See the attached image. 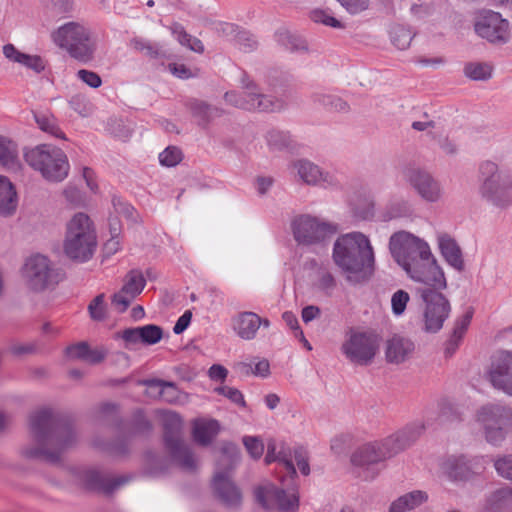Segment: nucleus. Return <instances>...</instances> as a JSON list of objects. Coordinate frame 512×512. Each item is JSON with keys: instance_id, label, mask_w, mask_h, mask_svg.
<instances>
[{"instance_id": "obj_1", "label": "nucleus", "mask_w": 512, "mask_h": 512, "mask_svg": "<svg viewBox=\"0 0 512 512\" xmlns=\"http://www.w3.org/2000/svg\"><path fill=\"white\" fill-rule=\"evenodd\" d=\"M389 250L394 260L413 281L426 286L447 287L444 272L423 239L407 231H398L390 237Z\"/></svg>"}, {"instance_id": "obj_2", "label": "nucleus", "mask_w": 512, "mask_h": 512, "mask_svg": "<svg viewBox=\"0 0 512 512\" xmlns=\"http://www.w3.org/2000/svg\"><path fill=\"white\" fill-rule=\"evenodd\" d=\"M29 424L37 446L26 448V457L56 464L60 462L62 453L77 441L71 423L50 409H41L31 414Z\"/></svg>"}, {"instance_id": "obj_3", "label": "nucleus", "mask_w": 512, "mask_h": 512, "mask_svg": "<svg viewBox=\"0 0 512 512\" xmlns=\"http://www.w3.org/2000/svg\"><path fill=\"white\" fill-rule=\"evenodd\" d=\"M332 258L347 282L356 285L368 281L375 271V254L369 238L361 232L339 236Z\"/></svg>"}, {"instance_id": "obj_4", "label": "nucleus", "mask_w": 512, "mask_h": 512, "mask_svg": "<svg viewBox=\"0 0 512 512\" xmlns=\"http://www.w3.org/2000/svg\"><path fill=\"white\" fill-rule=\"evenodd\" d=\"M478 194L496 208L505 209L512 204V159L502 165L485 160L478 167Z\"/></svg>"}, {"instance_id": "obj_5", "label": "nucleus", "mask_w": 512, "mask_h": 512, "mask_svg": "<svg viewBox=\"0 0 512 512\" xmlns=\"http://www.w3.org/2000/svg\"><path fill=\"white\" fill-rule=\"evenodd\" d=\"M53 42L65 50L70 57L88 63L94 59L97 42L92 30L81 22L70 21L51 34Z\"/></svg>"}, {"instance_id": "obj_6", "label": "nucleus", "mask_w": 512, "mask_h": 512, "mask_svg": "<svg viewBox=\"0 0 512 512\" xmlns=\"http://www.w3.org/2000/svg\"><path fill=\"white\" fill-rule=\"evenodd\" d=\"M23 156L25 162L49 182H62L69 174L68 158L63 150L56 146L40 144L25 149Z\"/></svg>"}, {"instance_id": "obj_7", "label": "nucleus", "mask_w": 512, "mask_h": 512, "mask_svg": "<svg viewBox=\"0 0 512 512\" xmlns=\"http://www.w3.org/2000/svg\"><path fill=\"white\" fill-rule=\"evenodd\" d=\"M96 233L93 223L85 213H76L67 223L64 252L72 260H89L96 248Z\"/></svg>"}, {"instance_id": "obj_8", "label": "nucleus", "mask_w": 512, "mask_h": 512, "mask_svg": "<svg viewBox=\"0 0 512 512\" xmlns=\"http://www.w3.org/2000/svg\"><path fill=\"white\" fill-rule=\"evenodd\" d=\"M239 459V449L235 444L228 442L222 445L212 486L219 499L229 508H238L242 500L240 490L230 479V473Z\"/></svg>"}, {"instance_id": "obj_9", "label": "nucleus", "mask_w": 512, "mask_h": 512, "mask_svg": "<svg viewBox=\"0 0 512 512\" xmlns=\"http://www.w3.org/2000/svg\"><path fill=\"white\" fill-rule=\"evenodd\" d=\"M476 423L489 444L500 446L512 432V408L498 403L483 405L476 412Z\"/></svg>"}, {"instance_id": "obj_10", "label": "nucleus", "mask_w": 512, "mask_h": 512, "mask_svg": "<svg viewBox=\"0 0 512 512\" xmlns=\"http://www.w3.org/2000/svg\"><path fill=\"white\" fill-rule=\"evenodd\" d=\"M241 88L242 93L235 91L225 93L226 102L237 108L259 112H276L285 107L283 100L264 94L246 74L241 79Z\"/></svg>"}, {"instance_id": "obj_11", "label": "nucleus", "mask_w": 512, "mask_h": 512, "mask_svg": "<svg viewBox=\"0 0 512 512\" xmlns=\"http://www.w3.org/2000/svg\"><path fill=\"white\" fill-rule=\"evenodd\" d=\"M164 442L173 460L184 470L194 471L197 460L190 448L182 441V420L174 412L164 416Z\"/></svg>"}, {"instance_id": "obj_12", "label": "nucleus", "mask_w": 512, "mask_h": 512, "mask_svg": "<svg viewBox=\"0 0 512 512\" xmlns=\"http://www.w3.org/2000/svg\"><path fill=\"white\" fill-rule=\"evenodd\" d=\"M444 288L427 286L419 288L418 293L425 303L424 330L429 333L438 332L449 317L451 306L449 300L440 292Z\"/></svg>"}, {"instance_id": "obj_13", "label": "nucleus", "mask_w": 512, "mask_h": 512, "mask_svg": "<svg viewBox=\"0 0 512 512\" xmlns=\"http://www.w3.org/2000/svg\"><path fill=\"white\" fill-rule=\"evenodd\" d=\"M291 227L295 241L304 246L323 244L337 231L335 225L310 215L297 216Z\"/></svg>"}, {"instance_id": "obj_14", "label": "nucleus", "mask_w": 512, "mask_h": 512, "mask_svg": "<svg viewBox=\"0 0 512 512\" xmlns=\"http://www.w3.org/2000/svg\"><path fill=\"white\" fill-rule=\"evenodd\" d=\"M22 276L26 286L34 292H42L59 282V273L53 268L50 260L41 254L26 259L22 268Z\"/></svg>"}, {"instance_id": "obj_15", "label": "nucleus", "mask_w": 512, "mask_h": 512, "mask_svg": "<svg viewBox=\"0 0 512 512\" xmlns=\"http://www.w3.org/2000/svg\"><path fill=\"white\" fill-rule=\"evenodd\" d=\"M379 349L378 337L367 332H351L342 344L341 351L353 364L367 366L372 363Z\"/></svg>"}, {"instance_id": "obj_16", "label": "nucleus", "mask_w": 512, "mask_h": 512, "mask_svg": "<svg viewBox=\"0 0 512 512\" xmlns=\"http://www.w3.org/2000/svg\"><path fill=\"white\" fill-rule=\"evenodd\" d=\"M474 30L479 37L495 46L505 45L510 40L508 20L492 10H482L477 14Z\"/></svg>"}, {"instance_id": "obj_17", "label": "nucleus", "mask_w": 512, "mask_h": 512, "mask_svg": "<svg viewBox=\"0 0 512 512\" xmlns=\"http://www.w3.org/2000/svg\"><path fill=\"white\" fill-rule=\"evenodd\" d=\"M424 430L425 426L422 422H412L389 436L376 440V442L385 460H388L413 445L423 434Z\"/></svg>"}, {"instance_id": "obj_18", "label": "nucleus", "mask_w": 512, "mask_h": 512, "mask_svg": "<svg viewBox=\"0 0 512 512\" xmlns=\"http://www.w3.org/2000/svg\"><path fill=\"white\" fill-rule=\"evenodd\" d=\"M254 494L256 501L266 510L277 509L289 512L298 507V496L295 489L289 486L285 490L273 484H267L256 488Z\"/></svg>"}, {"instance_id": "obj_19", "label": "nucleus", "mask_w": 512, "mask_h": 512, "mask_svg": "<svg viewBox=\"0 0 512 512\" xmlns=\"http://www.w3.org/2000/svg\"><path fill=\"white\" fill-rule=\"evenodd\" d=\"M402 176L423 200L430 203L441 200L443 189L440 183L426 170L408 166L402 170Z\"/></svg>"}, {"instance_id": "obj_20", "label": "nucleus", "mask_w": 512, "mask_h": 512, "mask_svg": "<svg viewBox=\"0 0 512 512\" xmlns=\"http://www.w3.org/2000/svg\"><path fill=\"white\" fill-rule=\"evenodd\" d=\"M385 460L376 441L368 442L358 447L351 455V463L358 468V474L364 480L375 479L380 471V464Z\"/></svg>"}, {"instance_id": "obj_21", "label": "nucleus", "mask_w": 512, "mask_h": 512, "mask_svg": "<svg viewBox=\"0 0 512 512\" xmlns=\"http://www.w3.org/2000/svg\"><path fill=\"white\" fill-rule=\"evenodd\" d=\"M486 377L493 388L512 396V352L500 351L493 355Z\"/></svg>"}, {"instance_id": "obj_22", "label": "nucleus", "mask_w": 512, "mask_h": 512, "mask_svg": "<svg viewBox=\"0 0 512 512\" xmlns=\"http://www.w3.org/2000/svg\"><path fill=\"white\" fill-rule=\"evenodd\" d=\"M146 280L140 270L129 271L120 291L112 297V306L120 313L126 311L134 299L142 292Z\"/></svg>"}, {"instance_id": "obj_23", "label": "nucleus", "mask_w": 512, "mask_h": 512, "mask_svg": "<svg viewBox=\"0 0 512 512\" xmlns=\"http://www.w3.org/2000/svg\"><path fill=\"white\" fill-rule=\"evenodd\" d=\"M443 474L453 482H467L477 473L476 463L464 455L450 456L441 465Z\"/></svg>"}, {"instance_id": "obj_24", "label": "nucleus", "mask_w": 512, "mask_h": 512, "mask_svg": "<svg viewBox=\"0 0 512 512\" xmlns=\"http://www.w3.org/2000/svg\"><path fill=\"white\" fill-rule=\"evenodd\" d=\"M299 178L308 185H335L336 179L309 160H298L293 164Z\"/></svg>"}, {"instance_id": "obj_25", "label": "nucleus", "mask_w": 512, "mask_h": 512, "mask_svg": "<svg viewBox=\"0 0 512 512\" xmlns=\"http://www.w3.org/2000/svg\"><path fill=\"white\" fill-rule=\"evenodd\" d=\"M140 384L147 386L151 390V394H157L169 404H185L189 400V395L179 390L173 382L152 379L141 381Z\"/></svg>"}, {"instance_id": "obj_26", "label": "nucleus", "mask_w": 512, "mask_h": 512, "mask_svg": "<svg viewBox=\"0 0 512 512\" xmlns=\"http://www.w3.org/2000/svg\"><path fill=\"white\" fill-rule=\"evenodd\" d=\"M132 479L131 475L113 476L99 470H90L86 473V482L93 488L106 493H112Z\"/></svg>"}, {"instance_id": "obj_27", "label": "nucleus", "mask_w": 512, "mask_h": 512, "mask_svg": "<svg viewBox=\"0 0 512 512\" xmlns=\"http://www.w3.org/2000/svg\"><path fill=\"white\" fill-rule=\"evenodd\" d=\"M415 345L409 338L394 335L386 343V360L392 364L407 361L413 354Z\"/></svg>"}, {"instance_id": "obj_28", "label": "nucleus", "mask_w": 512, "mask_h": 512, "mask_svg": "<svg viewBox=\"0 0 512 512\" xmlns=\"http://www.w3.org/2000/svg\"><path fill=\"white\" fill-rule=\"evenodd\" d=\"M481 512H512V488L504 486L491 491L485 497Z\"/></svg>"}, {"instance_id": "obj_29", "label": "nucleus", "mask_w": 512, "mask_h": 512, "mask_svg": "<svg viewBox=\"0 0 512 512\" xmlns=\"http://www.w3.org/2000/svg\"><path fill=\"white\" fill-rule=\"evenodd\" d=\"M4 56L14 62L31 69L39 74L45 70V61L39 55L26 54L19 51L13 44H6L3 46Z\"/></svg>"}, {"instance_id": "obj_30", "label": "nucleus", "mask_w": 512, "mask_h": 512, "mask_svg": "<svg viewBox=\"0 0 512 512\" xmlns=\"http://www.w3.org/2000/svg\"><path fill=\"white\" fill-rule=\"evenodd\" d=\"M233 330L243 340H253L259 330L258 314L255 312H240L233 318Z\"/></svg>"}, {"instance_id": "obj_31", "label": "nucleus", "mask_w": 512, "mask_h": 512, "mask_svg": "<svg viewBox=\"0 0 512 512\" xmlns=\"http://www.w3.org/2000/svg\"><path fill=\"white\" fill-rule=\"evenodd\" d=\"M18 196L11 181L0 175V216L11 217L16 213Z\"/></svg>"}, {"instance_id": "obj_32", "label": "nucleus", "mask_w": 512, "mask_h": 512, "mask_svg": "<svg viewBox=\"0 0 512 512\" xmlns=\"http://www.w3.org/2000/svg\"><path fill=\"white\" fill-rule=\"evenodd\" d=\"M438 244L441 254L448 264L456 270L462 271L464 268L462 252L455 240L448 235H441L438 238Z\"/></svg>"}, {"instance_id": "obj_33", "label": "nucleus", "mask_w": 512, "mask_h": 512, "mask_svg": "<svg viewBox=\"0 0 512 512\" xmlns=\"http://www.w3.org/2000/svg\"><path fill=\"white\" fill-rule=\"evenodd\" d=\"M428 501V494L422 490L408 492L394 500L388 512H406L413 510Z\"/></svg>"}, {"instance_id": "obj_34", "label": "nucleus", "mask_w": 512, "mask_h": 512, "mask_svg": "<svg viewBox=\"0 0 512 512\" xmlns=\"http://www.w3.org/2000/svg\"><path fill=\"white\" fill-rule=\"evenodd\" d=\"M219 429L220 426L216 420L196 421L193 428V436L197 443L206 446L218 434Z\"/></svg>"}, {"instance_id": "obj_35", "label": "nucleus", "mask_w": 512, "mask_h": 512, "mask_svg": "<svg viewBox=\"0 0 512 512\" xmlns=\"http://www.w3.org/2000/svg\"><path fill=\"white\" fill-rule=\"evenodd\" d=\"M493 66L486 62H468L464 65V75L473 81H487L492 77Z\"/></svg>"}, {"instance_id": "obj_36", "label": "nucleus", "mask_w": 512, "mask_h": 512, "mask_svg": "<svg viewBox=\"0 0 512 512\" xmlns=\"http://www.w3.org/2000/svg\"><path fill=\"white\" fill-rule=\"evenodd\" d=\"M34 120L40 130L56 138L64 139V133L58 126L56 118L48 112H35Z\"/></svg>"}, {"instance_id": "obj_37", "label": "nucleus", "mask_w": 512, "mask_h": 512, "mask_svg": "<svg viewBox=\"0 0 512 512\" xmlns=\"http://www.w3.org/2000/svg\"><path fill=\"white\" fill-rule=\"evenodd\" d=\"M0 164L8 169L19 166L16 145L3 136H0Z\"/></svg>"}, {"instance_id": "obj_38", "label": "nucleus", "mask_w": 512, "mask_h": 512, "mask_svg": "<svg viewBox=\"0 0 512 512\" xmlns=\"http://www.w3.org/2000/svg\"><path fill=\"white\" fill-rule=\"evenodd\" d=\"M190 110L192 115L198 119V122L201 125H205L213 118L221 115L220 109L212 107L199 100H194L190 103Z\"/></svg>"}, {"instance_id": "obj_39", "label": "nucleus", "mask_w": 512, "mask_h": 512, "mask_svg": "<svg viewBox=\"0 0 512 512\" xmlns=\"http://www.w3.org/2000/svg\"><path fill=\"white\" fill-rule=\"evenodd\" d=\"M275 37L277 43L288 51L293 52L306 49L305 41L287 29H279Z\"/></svg>"}, {"instance_id": "obj_40", "label": "nucleus", "mask_w": 512, "mask_h": 512, "mask_svg": "<svg viewBox=\"0 0 512 512\" xmlns=\"http://www.w3.org/2000/svg\"><path fill=\"white\" fill-rule=\"evenodd\" d=\"M266 141L271 151H283L292 146L293 140L286 131L271 129L266 134Z\"/></svg>"}, {"instance_id": "obj_41", "label": "nucleus", "mask_w": 512, "mask_h": 512, "mask_svg": "<svg viewBox=\"0 0 512 512\" xmlns=\"http://www.w3.org/2000/svg\"><path fill=\"white\" fill-rule=\"evenodd\" d=\"M414 36L415 33L400 24H395L390 29L391 43L399 50L407 49Z\"/></svg>"}, {"instance_id": "obj_42", "label": "nucleus", "mask_w": 512, "mask_h": 512, "mask_svg": "<svg viewBox=\"0 0 512 512\" xmlns=\"http://www.w3.org/2000/svg\"><path fill=\"white\" fill-rule=\"evenodd\" d=\"M276 451V444L274 441H269L267 444V453L265 456V462L267 464H270L274 461H278L280 465H282L283 470L285 473L290 477L293 478L296 475V469L294 467V463L292 459H288L283 455H279L276 457L275 455Z\"/></svg>"}, {"instance_id": "obj_43", "label": "nucleus", "mask_w": 512, "mask_h": 512, "mask_svg": "<svg viewBox=\"0 0 512 512\" xmlns=\"http://www.w3.org/2000/svg\"><path fill=\"white\" fill-rule=\"evenodd\" d=\"M410 300L409 293L405 290H397L391 297V308L395 316H401Z\"/></svg>"}, {"instance_id": "obj_44", "label": "nucleus", "mask_w": 512, "mask_h": 512, "mask_svg": "<svg viewBox=\"0 0 512 512\" xmlns=\"http://www.w3.org/2000/svg\"><path fill=\"white\" fill-rule=\"evenodd\" d=\"M233 42L244 52H250L257 47V41L254 36L245 30H239L235 34Z\"/></svg>"}, {"instance_id": "obj_45", "label": "nucleus", "mask_w": 512, "mask_h": 512, "mask_svg": "<svg viewBox=\"0 0 512 512\" xmlns=\"http://www.w3.org/2000/svg\"><path fill=\"white\" fill-rule=\"evenodd\" d=\"M141 331V342L145 344H156L159 342L162 338V329L153 324L145 325L140 327Z\"/></svg>"}, {"instance_id": "obj_46", "label": "nucleus", "mask_w": 512, "mask_h": 512, "mask_svg": "<svg viewBox=\"0 0 512 512\" xmlns=\"http://www.w3.org/2000/svg\"><path fill=\"white\" fill-rule=\"evenodd\" d=\"M182 160V152L175 146L167 147L159 154V161L163 166L173 167Z\"/></svg>"}, {"instance_id": "obj_47", "label": "nucleus", "mask_w": 512, "mask_h": 512, "mask_svg": "<svg viewBox=\"0 0 512 512\" xmlns=\"http://www.w3.org/2000/svg\"><path fill=\"white\" fill-rule=\"evenodd\" d=\"M131 46L150 57L156 58L159 56L160 47L150 41L142 38H134L131 40Z\"/></svg>"}, {"instance_id": "obj_48", "label": "nucleus", "mask_w": 512, "mask_h": 512, "mask_svg": "<svg viewBox=\"0 0 512 512\" xmlns=\"http://www.w3.org/2000/svg\"><path fill=\"white\" fill-rule=\"evenodd\" d=\"M214 391L217 394L223 395L224 397L228 398L231 402H233L236 405H239L241 407L246 406V402L244 399V396L240 390L234 387L229 386H220L216 387Z\"/></svg>"}, {"instance_id": "obj_49", "label": "nucleus", "mask_w": 512, "mask_h": 512, "mask_svg": "<svg viewBox=\"0 0 512 512\" xmlns=\"http://www.w3.org/2000/svg\"><path fill=\"white\" fill-rule=\"evenodd\" d=\"M105 296L104 294L97 295L89 304L88 311L93 320L101 321L105 318Z\"/></svg>"}, {"instance_id": "obj_50", "label": "nucleus", "mask_w": 512, "mask_h": 512, "mask_svg": "<svg viewBox=\"0 0 512 512\" xmlns=\"http://www.w3.org/2000/svg\"><path fill=\"white\" fill-rule=\"evenodd\" d=\"M243 444L252 458L259 459L262 456L264 444L260 438L256 436H245L243 438Z\"/></svg>"}, {"instance_id": "obj_51", "label": "nucleus", "mask_w": 512, "mask_h": 512, "mask_svg": "<svg viewBox=\"0 0 512 512\" xmlns=\"http://www.w3.org/2000/svg\"><path fill=\"white\" fill-rule=\"evenodd\" d=\"M497 473L512 482V455H504L497 458L494 462Z\"/></svg>"}, {"instance_id": "obj_52", "label": "nucleus", "mask_w": 512, "mask_h": 512, "mask_svg": "<svg viewBox=\"0 0 512 512\" xmlns=\"http://www.w3.org/2000/svg\"><path fill=\"white\" fill-rule=\"evenodd\" d=\"M473 316V311H467L461 318L457 319L451 337L461 341L468 326L470 325Z\"/></svg>"}, {"instance_id": "obj_53", "label": "nucleus", "mask_w": 512, "mask_h": 512, "mask_svg": "<svg viewBox=\"0 0 512 512\" xmlns=\"http://www.w3.org/2000/svg\"><path fill=\"white\" fill-rule=\"evenodd\" d=\"M42 3L55 14L68 13L73 8V0H42Z\"/></svg>"}, {"instance_id": "obj_54", "label": "nucleus", "mask_w": 512, "mask_h": 512, "mask_svg": "<svg viewBox=\"0 0 512 512\" xmlns=\"http://www.w3.org/2000/svg\"><path fill=\"white\" fill-rule=\"evenodd\" d=\"M63 195L66 201L74 207H80L85 204V198L76 186L67 185L63 190Z\"/></svg>"}, {"instance_id": "obj_55", "label": "nucleus", "mask_w": 512, "mask_h": 512, "mask_svg": "<svg viewBox=\"0 0 512 512\" xmlns=\"http://www.w3.org/2000/svg\"><path fill=\"white\" fill-rule=\"evenodd\" d=\"M317 101L322 105L336 111H346L348 105L342 99L331 95H320Z\"/></svg>"}, {"instance_id": "obj_56", "label": "nucleus", "mask_w": 512, "mask_h": 512, "mask_svg": "<svg viewBox=\"0 0 512 512\" xmlns=\"http://www.w3.org/2000/svg\"><path fill=\"white\" fill-rule=\"evenodd\" d=\"M312 20L316 23H322L326 26L341 28L342 25L339 20L329 15L324 10H314L311 14Z\"/></svg>"}, {"instance_id": "obj_57", "label": "nucleus", "mask_w": 512, "mask_h": 512, "mask_svg": "<svg viewBox=\"0 0 512 512\" xmlns=\"http://www.w3.org/2000/svg\"><path fill=\"white\" fill-rule=\"evenodd\" d=\"M88 344L85 342H80L74 345H71L66 348V356L69 359H77L85 361L87 350H88Z\"/></svg>"}, {"instance_id": "obj_58", "label": "nucleus", "mask_w": 512, "mask_h": 512, "mask_svg": "<svg viewBox=\"0 0 512 512\" xmlns=\"http://www.w3.org/2000/svg\"><path fill=\"white\" fill-rule=\"evenodd\" d=\"M77 76L91 88H98L102 84L101 77L96 72L90 70L81 69L77 72Z\"/></svg>"}, {"instance_id": "obj_59", "label": "nucleus", "mask_w": 512, "mask_h": 512, "mask_svg": "<svg viewBox=\"0 0 512 512\" xmlns=\"http://www.w3.org/2000/svg\"><path fill=\"white\" fill-rule=\"evenodd\" d=\"M317 286L325 293H331L336 287L335 277L329 271H323L320 273Z\"/></svg>"}, {"instance_id": "obj_60", "label": "nucleus", "mask_w": 512, "mask_h": 512, "mask_svg": "<svg viewBox=\"0 0 512 512\" xmlns=\"http://www.w3.org/2000/svg\"><path fill=\"white\" fill-rule=\"evenodd\" d=\"M113 203L117 213L124 216L126 219L131 220L132 222L138 221L139 216L133 206H131L128 203H123L121 201L116 202L115 200Z\"/></svg>"}, {"instance_id": "obj_61", "label": "nucleus", "mask_w": 512, "mask_h": 512, "mask_svg": "<svg viewBox=\"0 0 512 512\" xmlns=\"http://www.w3.org/2000/svg\"><path fill=\"white\" fill-rule=\"evenodd\" d=\"M348 12L357 14L366 10L369 6V0H337Z\"/></svg>"}, {"instance_id": "obj_62", "label": "nucleus", "mask_w": 512, "mask_h": 512, "mask_svg": "<svg viewBox=\"0 0 512 512\" xmlns=\"http://www.w3.org/2000/svg\"><path fill=\"white\" fill-rule=\"evenodd\" d=\"M107 355V350L103 347L91 349L88 346L85 362L90 364H98L102 362Z\"/></svg>"}, {"instance_id": "obj_63", "label": "nucleus", "mask_w": 512, "mask_h": 512, "mask_svg": "<svg viewBox=\"0 0 512 512\" xmlns=\"http://www.w3.org/2000/svg\"><path fill=\"white\" fill-rule=\"evenodd\" d=\"M228 375V370L220 365V364H214L212 365L208 370V376L213 381H225Z\"/></svg>"}, {"instance_id": "obj_64", "label": "nucleus", "mask_w": 512, "mask_h": 512, "mask_svg": "<svg viewBox=\"0 0 512 512\" xmlns=\"http://www.w3.org/2000/svg\"><path fill=\"white\" fill-rule=\"evenodd\" d=\"M294 460L303 475L310 473V467L305 452L302 449H296L294 451Z\"/></svg>"}]
</instances>
